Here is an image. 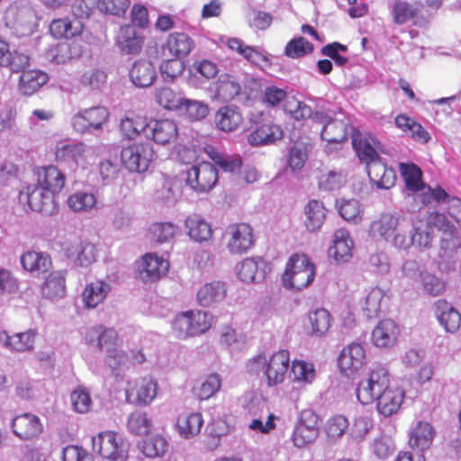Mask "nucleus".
<instances>
[{"label": "nucleus", "instance_id": "obj_30", "mask_svg": "<svg viewBox=\"0 0 461 461\" xmlns=\"http://www.w3.org/2000/svg\"><path fill=\"white\" fill-rule=\"evenodd\" d=\"M354 242L349 232L345 229H339L334 232L333 245L330 248V255L338 263H346L353 256Z\"/></svg>", "mask_w": 461, "mask_h": 461}, {"label": "nucleus", "instance_id": "obj_15", "mask_svg": "<svg viewBox=\"0 0 461 461\" xmlns=\"http://www.w3.org/2000/svg\"><path fill=\"white\" fill-rule=\"evenodd\" d=\"M158 388V383L151 377L129 382L125 390L126 402L134 405H149L156 398Z\"/></svg>", "mask_w": 461, "mask_h": 461}, {"label": "nucleus", "instance_id": "obj_3", "mask_svg": "<svg viewBox=\"0 0 461 461\" xmlns=\"http://www.w3.org/2000/svg\"><path fill=\"white\" fill-rule=\"evenodd\" d=\"M251 364L263 365L266 384L268 387L281 384L290 367V353L281 349L275 352L267 359L264 354H259L250 359Z\"/></svg>", "mask_w": 461, "mask_h": 461}, {"label": "nucleus", "instance_id": "obj_61", "mask_svg": "<svg viewBox=\"0 0 461 461\" xmlns=\"http://www.w3.org/2000/svg\"><path fill=\"white\" fill-rule=\"evenodd\" d=\"M291 371L294 380L311 384L315 377V369L312 364L304 360L295 359L290 363Z\"/></svg>", "mask_w": 461, "mask_h": 461}, {"label": "nucleus", "instance_id": "obj_36", "mask_svg": "<svg viewBox=\"0 0 461 461\" xmlns=\"http://www.w3.org/2000/svg\"><path fill=\"white\" fill-rule=\"evenodd\" d=\"M83 23L78 19L58 18L50 23V33L55 39H71L81 34Z\"/></svg>", "mask_w": 461, "mask_h": 461}, {"label": "nucleus", "instance_id": "obj_63", "mask_svg": "<svg viewBox=\"0 0 461 461\" xmlns=\"http://www.w3.org/2000/svg\"><path fill=\"white\" fill-rule=\"evenodd\" d=\"M348 419L341 415L336 414L330 417L325 424V432L330 438H339L342 437L348 429Z\"/></svg>", "mask_w": 461, "mask_h": 461}, {"label": "nucleus", "instance_id": "obj_9", "mask_svg": "<svg viewBox=\"0 0 461 461\" xmlns=\"http://www.w3.org/2000/svg\"><path fill=\"white\" fill-rule=\"evenodd\" d=\"M321 419L311 409L302 411L294 429L292 440L297 447H303L315 441L319 436Z\"/></svg>", "mask_w": 461, "mask_h": 461}, {"label": "nucleus", "instance_id": "obj_6", "mask_svg": "<svg viewBox=\"0 0 461 461\" xmlns=\"http://www.w3.org/2000/svg\"><path fill=\"white\" fill-rule=\"evenodd\" d=\"M283 136L282 127L270 117H263L261 114L259 118L252 121L247 140L250 146L259 147L275 144Z\"/></svg>", "mask_w": 461, "mask_h": 461}, {"label": "nucleus", "instance_id": "obj_40", "mask_svg": "<svg viewBox=\"0 0 461 461\" xmlns=\"http://www.w3.org/2000/svg\"><path fill=\"white\" fill-rule=\"evenodd\" d=\"M416 5L406 0H395L393 3L391 14L393 22L396 25H402L410 21H414L419 17L421 4L415 3Z\"/></svg>", "mask_w": 461, "mask_h": 461}, {"label": "nucleus", "instance_id": "obj_28", "mask_svg": "<svg viewBox=\"0 0 461 461\" xmlns=\"http://www.w3.org/2000/svg\"><path fill=\"white\" fill-rule=\"evenodd\" d=\"M366 172L370 180L378 187L389 189L396 181L395 171L392 167H388L381 158H378L367 164Z\"/></svg>", "mask_w": 461, "mask_h": 461}, {"label": "nucleus", "instance_id": "obj_41", "mask_svg": "<svg viewBox=\"0 0 461 461\" xmlns=\"http://www.w3.org/2000/svg\"><path fill=\"white\" fill-rule=\"evenodd\" d=\"M117 42L120 49L127 54H137L141 50L143 40L131 25L121 26Z\"/></svg>", "mask_w": 461, "mask_h": 461}, {"label": "nucleus", "instance_id": "obj_38", "mask_svg": "<svg viewBox=\"0 0 461 461\" xmlns=\"http://www.w3.org/2000/svg\"><path fill=\"white\" fill-rule=\"evenodd\" d=\"M194 41L185 32H175L170 33L166 41L165 48L175 58L188 56L194 48Z\"/></svg>", "mask_w": 461, "mask_h": 461}, {"label": "nucleus", "instance_id": "obj_17", "mask_svg": "<svg viewBox=\"0 0 461 461\" xmlns=\"http://www.w3.org/2000/svg\"><path fill=\"white\" fill-rule=\"evenodd\" d=\"M6 23L23 34L32 33L36 27V14L30 5H11L6 10Z\"/></svg>", "mask_w": 461, "mask_h": 461}, {"label": "nucleus", "instance_id": "obj_20", "mask_svg": "<svg viewBox=\"0 0 461 461\" xmlns=\"http://www.w3.org/2000/svg\"><path fill=\"white\" fill-rule=\"evenodd\" d=\"M87 344L96 347L108 354L118 348V333L113 328H105L102 325L92 327L86 333Z\"/></svg>", "mask_w": 461, "mask_h": 461}, {"label": "nucleus", "instance_id": "obj_21", "mask_svg": "<svg viewBox=\"0 0 461 461\" xmlns=\"http://www.w3.org/2000/svg\"><path fill=\"white\" fill-rule=\"evenodd\" d=\"M37 331L29 329L10 335L6 330L0 331V342L6 348L15 352H30L34 348Z\"/></svg>", "mask_w": 461, "mask_h": 461}, {"label": "nucleus", "instance_id": "obj_23", "mask_svg": "<svg viewBox=\"0 0 461 461\" xmlns=\"http://www.w3.org/2000/svg\"><path fill=\"white\" fill-rule=\"evenodd\" d=\"M55 158L58 162L76 169L86 163V148L83 142L63 144L57 147Z\"/></svg>", "mask_w": 461, "mask_h": 461}, {"label": "nucleus", "instance_id": "obj_8", "mask_svg": "<svg viewBox=\"0 0 461 461\" xmlns=\"http://www.w3.org/2000/svg\"><path fill=\"white\" fill-rule=\"evenodd\" d=\"M153 147L148 142H135L124 147L121 158L127 169L131 172H144L154 158Z\"/></svg>", "mask_w": 461, "mask_h": 461}, {"label": "nucleus", "instance_id": "obj_14", "mask_svg": "<svg viewBox=\"0 0 461 461\" xmlns=\"http://www.w3.org/2000/svg\"><path fill=\"white\" fill-rule=\"evenodd\" d=\"M378 233L385 240L393 238L396 244L402 248H408L413 244L421 245L422 233L418 228H413L408 238L399 233L396 234L398 219L391 214H384L376 222Z\"/></svg>", "mask_w": 461, "mask_h": 461}, {"label": "nucleus", "instance_id": "obj_19", "mask_svg": "<svg viewBox=\"0 0 461 461\" xmlns=\"http://www.w3.org/2000/svg\"><path fill=\"white\" fill-rule=\"evenodd\" d=\"M36 184L58 195L66 184L65 174L54 165L37 167L34 171Z\"/></svg>", "mask_w": 461, "mask_h": 461}, {"label": "nucleus", "instance_id": "obj_60", "mask_svg": "<svg viewBox=\"0 0 461 461\" xmlns=\"http://www.w3.org/2000/svg\"><path fill=\"white\" fill-rule=\"evenodd\" d=\"M167 447V440L158 435L148 438L142 441L141 452L150 458L162 456Z\"/></svg>", "mask_w": 461, "mask_h": 461}, {"label": "nucleus", "instance_id": "obj_16", "mask_svg": "<svg viewBox=\"0 0 461 461\" xmlns=\"http://www.w3.org/2000/svg\"><path fill=\"white\" fill-rule=\"evenodd\" d=\"M312 122L321 125V136L330 143H341L348 140V122L344 120L332 119L322 112H315Z\"/></svg>", "mask_w": 461, "mask_h": 461}, {"label": "nucleus", "instance_id": "obj_46", "mask_svg": "<svg viewBox=\"0 0 461 461\" xmlns=\"http://www.w3.org/2000/svg\"><path fill=\"white\" fill-rule=\"evenodd\" d=\"M304 213L306 215L305 226L310 231L319 230L326 219V208L323 203L315 199L308 202L304 207Z\"/></svg>", "mask_w": 461, "mask_h": 461}, {"label": "nucleus", "instance_id": "obj_58", "mask_svg": "<svg viewBox=\"0 0 461 461\" xmlns=\"http://www.w3.org/2000/svg\"><path fill=\"white\" fill-rule=\"evenodd\" d=\"M309 321L312 333L321 337L329 330L331 323V317L327 310L317 309L309 314Z\"/></svg>", "mask_w": 461, "mask_h": 461}, {"label": "nucleus", "instance_id": "obj_44", "mask_svg": "<svg viewBox=\"0 0 461 461\" xmlns=\"http://www.w3.org/2000/svg\"><path fill=\"white\" fill-rule=\"evenodd\" d=\"M352 144L359 160L365 164L380 158L377 153L379 142L375 139L359 135L353 139Z\"/></svg>", "mask_w": 461, "mask_h": 461}, {"label": "nucleus", "instance_id": "obj_27", "mask_svg": "<svg viewBox=\"0 0 461 461\" xmlns=\"http://www.w3.org/2000/svg\"><path fill=\"white\" fill-rule=\"evenodd\" d=\"M30 66V57L18 50H11L8 41L0 38V68H7L19 73Z\"/></svg>", "mask_w": 461, "mask_h": 461}, {"label": "nucleus", "instance_id": "obj_64", "mask_svg": "<svg viewBox=\"0 0 461 461\" xmlns=\"http://www.w3.org/2000/svg\"><path fill=\"white\" fill-rule=\"evenodd\" d=\"M182 111H184L192 121H199L208 115L209 107L203 102L185 98Z\"/></svg>", "mask_w": 461, "mask_h": 461}, {"label": "nucleus", "instance_id": "obj_11", "mask_svg": "<svg viewBox=\"0 0 461 461\" xmlns=\"http://www.w3.org/2000/svg\"><path fill=\"white\" fill-rule=\"evenodd\" d=\"M109 116V111L104 106L97 105L77 113L72 117L71 124L77 132H91L102 129Z\"/></svg>", "mask_w": 461, "mask_h": 461}, {"label": "nucleus", "instance_id": "obj_24", "mask_svg": "<svg viewBox=\"0 0 461 461\" xmlns=\"http://www.w3.org/2000/svg\"><path fill=\"white\" fill-rule=\"evenodd\" d=\"M169 263L155 253H146L141 258L140 276L144 282H154L164 276Z\"/></svg>", "mask_w": 461, "mask_h": 461}, {"label": "nucleus", "instance_id": "obj_29", "mask_svg": "<svg viewBox=\"0 0 461 461\" xmlns=\"http://www.w3.org/2000/svg\"><path fill=\"white\" fill-rule=\"evenodd\" d=\"M404 399V392L398 386H391L375 397L379 413L389 417L397 412Z\"/></svg>", "mask_w": 461, "mask_h": 461}, {"label": "nucleus", "instance_id": "obj_62", "mask_svg": "<svg viewBox=\"0 0 461 461\" xmlns=\"http://www.w3.org/2000/svg\"><path fill=\"white\" fill-rule=\"evenodd\" d=\"M73 410L78 413L87 412L92 405V400L88 390L83 386H77L70 394Z\"/></svg>", "mask_w": 461, "mask_h": 461}, {"label": "nucleus", "instance_id": "obj_33", "mask_svg": "<svg viewBox=\"0 0 461 461\" xmlns=\"http://www.w3.org/2000/svg\"><path fill=\"white\" fill-rule=\"evenodd\" d=\"M111 286L104 280L90 282L84 288L81 297L85 308L95 309L106 298Z\"/></svg>", "mask_w": 461, "mask_h": 461}, {"label": "nucleus", "instance_id": "obj_51", "mask_svg": "<svg viewBox=\"0 0 461 461\" xmlns=\"http://www.w3.org/2000/svg\"><path fill=\"white\" fill-rule=\"evenodd\" d=\"M240 92V85L230 76H221L216 82L215 96L223 102L234 99Z\"/></svg>", "mask_w": 461, "mask_h": 461}, {"label": "nucleus", "instance_id": "obj_32", "mask_svg": "<svg viewBox=\"0 0 461 461\" xmlns=\"http://www.w3.org/2000/svg\"><path fill=\"white\" fill-rule=\"evenodd\" d=\"M435 314L447 331L455 332L460 328L461 314L446 300L439 299L435 302Z\"/></svg>", "mask_w": 461, "mask_h": 461}, {"label": "nucleus", "instance_id": "obj_55", "mask_svg": "<svg viewBox=\"0 0 461 461\" xmlns=\"http://www.w3.org/2000/svg\"><path fill=\"white\" fill-rule=\"evenodd\" d=\"M313 44L303 36L294 38L285 47V54L291 59H299L313 51Z\"/></svg>", "mask_w": 461, "mask_h": 461}, {"label": "nucleus", "instance_id": "obj_7", "mask_svg": "<svg viewBox=\"0 0 461 461\" xmlns=\"http://www.w3.org/2000/svg\"><path fill=\"white\" fill-rule=\"evenodd\" d=\"M226 248L230 254L241 255L248 252L255 243L253 228L245 222L230 224L224 233Z\"/></svg>", "mask_w": 461, "mask_h": 461}, {"label": "nucleus", "instance_id": "obj_12", "mask_svg": "<svg viewBox=\"0 0 461 461\" xmlns=\"http://www.w3.org/2000/svg\"><path fill=\"white\" fill-rule=\"evenodd\" d=\"M366 357L361 343L352 342L344 347L338 357L339 372L347 377H354L365 366Z\"/></svg>", "mask_w": 461, "mask_h": 461}, {"label": "nucleus", "instance_id": "obj_39", "mask_svg": "<svg viewBox=\"0 0 461 461\" xmlns=\"http://www.w3.org/2000/svg\"><path fill=\"white\" fill-rule=\"evenodd\" d=\"M149 127L152 140L158 144L166 145L172 143L178 137V128L173 120H157Z\"/></svg>", "mask_w": 461, "mask_h": 461}, {"label": "nucleus", "instance_id": "obj_22", "mask_svg": "<svg viewBox=\"0 0 461 461\" xmlns=\"http://www.w3.org/2000/svg\"><path fill=\"white\" fill-rule=\"evenodd\" d=\"M436 434L430 422L419 420L410 430L408 444L412 450L422 452L432 446Z\"/></svg>", "mask_w": 461, "mask_h": 461}, {"label": "nucleus", "instance_id": "obj_37", "mask_svg": "<svg viewBox=\"0 0 461 461\" xmlns=\"http://www.w3.org/2000/svg\"><path fill=\"white\" fill-rule=\"evenodd\" d=\"M396 127L404 133H408L416 142L428 143L430 140L429 133L415 119L405 113L398 114L394 119Z\"/></svg>", "mask_w": 461, "mask_h": 461}, {"label": "nucleus", "instance_id": "obj_25", "mask_svg": "<svg viewBox=\"0 0 461 461\" xmlns=\"http://www.w3.org/2000/svg\"><path fill=\"white\" fill-rule=\"evenodd\" d=\"M129 76L131 83L141 88L152 86L158 77L154 63L144 59H140L132 64Z\"/></svg>", "mask_w": 461, "mask_h": 461}, {"label": "nucleus", "instance_id": "obj_10", "mask_svg": "<svg viewBox=\"0 0 461 461\" xmlns=\"http://www.w3.org/2000/svg\"><path fill=\"white\" fill-rule=\"evenodd\" d=\"M218 182V170L210 162L203 161L186 170V184L197 193L212 190Z\"/></svg>", "mask_w": 461, "mask_h": 461}, {"label": "nucleus", "instance_id": "obj_47", "mask_svg": "<svg viewBox=\"0 0 461 461\" xmlns=\"http://www.w3.org/2000/svg\"><path fill=\"white\" fill-rule=\"evenodd\" d=\"M188 236L196 242L207 241L212 236L210 224L198 215H192L185 220Z\"/></svg>", "mask_w": 461, "mask_h": 461}, {"label": "nucleus", "instance_id": "obj_31", "mask_svg": "<svg viewBox=\"0 0 461 461\" xmlns=\"http://www.w3.org/2000/svg\"><path fill=\"white\" fill-rule=\"evenodd\" d=\"M19 81L18 90L23 95L30 96L38 92L49 81L47 73L40 69H23Z\"/></svg>", "mask_w": 461, "mask_h": 461}, {"label": "nucleus", "instance_id": "obj_52", "mask_svg": "<svg viewBox=\"0 0 461 461\" xmlns=\"http://www.w3.org/2000/svg\"><path fill=\"white\" fill-rule=\"evenodd\" d=\"M336 206L339 215L347 221L357 223L362 220L363 211L356 199L337 200Z\"/></svg>", "mask_w": 461, "mask_h": 461}, {"label": "nucleus", "instance_id": "obj_59", "mask_svg": "<svg viewBox=\"0 0 461 461\" xmlns=\"http://www.w3.org/2000/svg\"><path fill=\"white\" fill-rule=\"evenodd\" d=\"M384 296V291L379 287H373L370 289L365 298L363 305V312L367 318L377 316L381 310V303Z\"/></svg>", "mask_w": 461, "mask_h": 461}, {"label": "nucleus", "instance_id": "obj_45", "mask_svg": "<svg viewBox=\"0 0 461 461\" xmlns=\"http://www.w3.org/2000/svg\"><path fill=\"white\" fill-rule=\"evenodd\" d=\"M184 99L180 92L169 86H161L155 91L156 103L168 111L183 110Z\"/></svg>", "mask_w": 461, "mask_h": 461}, {"label": "nucleus", "instance_id": "obj_18", "mask_svg": "<svg viewBox=\"0 0 461 461\" xmlns=\"http://www.w3.org/2000/svg\"><path fill=\"white\" fill-rule=\"evenodd\" d=\"M11 428L14 434L23 440L34 439L43 431L40 418L29 412L16 415L12 420Z\"/></svg>", "mask_w": 461, "mask_h": 461}, {"label": "nucleus", "instance_id": "obj_1", "mask_svg": "<svg viewBox=\"0 0 461 461\" xmlns=\"http://www.w3.org/2000/svg\"><path fill=\"white\" fill-rule=\"evenodd\" d=\"M315 277V265L305 254H293L285 266L282 281L285 287L300 291L310 285Z\"/></svg>", "mask_w": 461, "mask_h": 461}, {"label": "nucleus", "instance_id": "obj_4", "mask_svg": "<svg viewBox=\"0 0 461 461\" xmlns=\"http://www.w3.org/2000/svg\"><path fill=\"white\" fill-rule=\"evenodd\" d=\"M93 450L108 461H126L128 451L122 437L114 430H104L92 438Z\"/></svg>", "mask_w": 461, "mask_h": 461}, {"label": "nucleus", "instance_id": "obj_48", "mask_svg": "<svg viewBox=\"0 0 461 461\" xmlns=\"http://www.w3.org/2000/svg\"><path fill=\"white\" fill-rule=\"evenodd\" d=\"M203 424V415L200 412H192L187 415L178 417L176 428L181 437L190 438L200 432Z\"/></svg>", "mask_w": 461, "mask_h": 461}, {"label": "nucleus", "instance_id": "obj_53", "mask_svg": "<svg viewBox=\"0 0 461 461\" xmlns=\"http://www.w3.org/2000/svg\"><path fill=\"white\" fill-rule=\"evenodd\" d=\"M221 380L219 375L211 374L199 385L193 388V393L200 401L208 400L221 388Z\"/></svg>", "mask_w": 461, "mask_h": 461}, {"label": "nucleus", "instance_id": "obj_56", "mask_svg": "<svg viewBox=\"0 0 461 461\" xmlns=\"http://www.w3.org/2000/svg\"><path fill=\"white\" fill-rule=\"evenodd\" d=\"M147 123L143 118L137 115L125 116L121 120L120 129L128 140L136 139L145 129Z\"/></svg>", "mask_w": 461, "mask_h": 461}, {"label": "nucleus", "instance_id": "obj_26", "mask_svg": "<svg viewBox=\"0 0 461 461\" xmlns=\"http://www.w3.org/2000/svg\"><path fill=\"white\" fill-rule=\"evenodd\" d=\"M400 334L397 324L390 319L380 321L372 331V341L377 348L393 347Z\"/></svg>", "mask_w": 461, "mask_h": 461}, {"label": "nucleus", "instance_id": "obj_57", "mask_svg": "<svg viewBox=\"0 0 461 461\" xmlns=\"http://www.w3.org/2000/svg\"><path fill=\"white\" fill-rule=\"evenodd\" d=\"M402 176L405 181V186L408 190L417 192L424 188V184L421 179V170L416 165L402 164Z\"/></svg>", "mask_w": 461, "mask_h": 461}, {"label": "nucleus", "instance_id": "obj_5", "mask_svg": "<svg viewBox=\"0 0 461 461\" xmlns=\"http://www.w3.org/2000/svg\"><path fill=\"white\" fill-rule=\"evenodd\" d=\"M390 373L382 366L374 367L366 381H361L357 388V398L362 404L373 403L375 397L390 388Z\"/></svg>", "mask_w": 461, "mask_h": 461}, {"label": "nucleus", "instance_id": "obj_54", "mask_svg": "<svg viewBox=\"0 0 461 461\" xmlns=\"http://www.w3.org/2000/svg\"><path fill=\"white\" fill-rule=\"evenodd\" d=\"M152 426L150 419L147 412L142 411H132L127 420L128 429L135 435H146L149 432Z\"/></svg>", "mask_w": 461, "mask_h": 461}, {"label": "nucleus", "instance_id": "obj_2", "mask_svg": "<svg viewBox=\"0 0 461 461\" xmlns=\"http://www.w3.org/2000/svg\"><path fill=\"white\" fill-rule=\"evenodd\" d=\"M213 316L203 310L179 312L172 322V330L178 339H185L207 332L212 325Z\"/></svg>", "mask_w": 461, "mask_h": 461}, {"label": "nucleus", "instance_id": "obj_50", "mask_svg": "<svg viewBox=\"0 0 461 461\" xmlns=\"http://www.w3.org/2000/svg\"><path fill=\"white\" fill-rule=\"evenodd\" d=\"M96 197L93 193L77 191L71 194L67 200L68 208L74 212H87L95 207Z\"/></svg>", "mask_w": 461, "mask_h": 461}, {"label": "nucleus", "instance_id": "obj_35", "mask_svg": "<svg viewBox=\"0 0 461 461\" xmlns=\"http://www.w3.org/2000/svg\"><path fill=\"white\" fill-rule=\"evenodd\" d=\"M227 295L226 285L221 281H212L204 284L196 293L199 305L209 307L212 303L221 302Z\"/></svg>", "mask_w": 461, "mask_h": 461}, {"label": "nucleus", "instance_id": "obj_42", "mask_svg": "<svg viewBox=\"0 0 461 461\" xmlns=\"http://www.w3.org/2000/svg\"><path fill=\"white\" fill-rule=\"evenodd\" d=\"M215 123L222 131H233L242 122L243 117L236 106H223L215 113Z\"/></svg>", "mask_w": 461, "mask_h": 461}, {"label": "nucleus", "instance_id": "obj_49", "mask_svg": "<svg viewBox=\"0 0 461 461\" xmlns=\"http://www.w3.org/2000/svg\"><path fill=\"white\" fill-rule=\"evenodd\" d=\"M206 153L223 172L236 173L241 169L242 158L240 155L226 156L219 153L213 148L205 149Z\"/></svg>", "mask_w": 461, "mask_h": 461}, {"label": "nucleus", "instance_id": "obj_13", "mask_svg": "<svg viewBox=\"0 0 461 461\" xmlns=\"http://www.w3.org/2000/svg\"><path fill=\"white\" fill-rule=\"evenodd\" d=\"M56 194L46 190L37 184L29 185L21 193L32 211L45 214H53L58 210Z\"/></svg>", "mask_w": 461, "mask_h": 461}, {"label": "nucleus", "instance_id": "obj_34", "mask_svg": "<svg viewBox=\"0 0 461 461\" xmlns=\"http://www.w3.org/2000/svg\"><path fill=\"white\" fill-rule=\"evenodd\" d=\"M21 264L24 270L35 276L47 273L52 267L48 254L37 251H27L21 256Z\"/></svg>", "mask_w": 461, "mask_h": 461}, {"label": "nucleus", "instance_id": "obj_43", "mask_svg": "<svg viewBox=\"0 0 461 461\" xmlns=\"http://www.w3.org/2000/svg\"><path fill=\"white\" fill-rule=\"evenodd\" d=\"M42 294L50 299L63 297L66 294V276L62 271H52L41 285Z\"/></svg>", "mask_w": 461, "mask_h": 461}]
</instances>
